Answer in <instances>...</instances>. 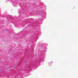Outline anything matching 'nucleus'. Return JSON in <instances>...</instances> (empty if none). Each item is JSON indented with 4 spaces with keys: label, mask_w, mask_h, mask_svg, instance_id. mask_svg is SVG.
<instances>
[{
    "label": "nucleus",
    "mask_w": 78,
    "mask_h": 78,
    "mask_svg": "<svg viewBox=\"0 0 78 78\" xmlns=\"http://www.w3.org/2000/svg\"><path fill=\"white\" fill-rule=\"evenodd\" d=\"M42 15H43V17L44 19L46 18V12L44 11H42Z\"/></svg>",
    "instance_id": "1"
},
{
    "label": "nucleus",
    "mask_w": 78,
    "mask_h": 78,
    "mask_svg": "<svg viewBox=\"0 0 78 78\" xmlns=\"http://www.w3.org/2000/svg\"><path fill=\"white\" fill-rule=\"evenodd\" d=\"M12 5H13V6H15V7L16 6V4L14 3H12Z\"/></svg>",
    "instance_id": "3"
},
{
    "label": "nucleus",
    "mask_w": 78,
    "mask_h": 78,
    "mask_svg": "<svg viewBox=\"0 0 78 78\" xmlns=\"http://www.w3.org/2000/svg\"><path fill=\"white\" fill-rule=\"evenodd\" d=\"M5 17H7H7H6V16H5Z\"/></svg>",
    "instance_id": "6"
},
{
    "label": "nucleus",
    "mask_w": 78,
    "mask_h": 78,
    "mask_svg": "<svg viewBox=\"0 0 78 78\" xmlns=\"http://www.w3.org/2000/svg\"><path fill=\"white\" fill-rule=\"evenodd\" d=\"M18 17H19V16H18Z\"/></svg>",
    "instance_id": "7"
},
{
    "label": "nucleus",
    "mask_w": 78,
    "mask_h": 78,
    "mask_svg": "<svg viewBox=\"0 0 78 78\" xmlns=\"http://www.w3.org/2000/svg\"><path fill=\"white\" fill-rule=\"evenodd\" d=\"M37 31H38V30H37Z\"/></svg>",
    "instance_id": "8"
},
{
    "label": "nucleus",
    "mask_w": 78,
    "mask_h": 78,
    "mask_svg": "<svg viewBox=\"0 0 78 78\" xmlns=\"http://www.w3.org/2000/svg\"><path fill=\"white\" fill-rule=\"evenodd\" d=\"M39 62H40V61H37V64H38L39 63Z\"/></svg>",
    "instance_id": "4"
},
{
    "label": "nucleus",
    "mask_w": 78,
    "mask_h": 78,
    "mask_svg": "<svg viewBox=\"0 0 78 78\" xmlns=\"http://www.w3.org/2000/svg\"><path fill=\"white\" fill-rule=\"evenodd\" d=\"M12 19H11V21H13L14 22V20H15V19L16 18H17V17L16 16H14V17L12 16Z\"/></svg>",
    "instance_id": "2"
},
{
    "label": "nucleus",
    "mask_w": 78,
    "mask_h": 78,
    "mask_svg": "<svg viewBox=\"0 0 78 78\" xmlns=\"http://www.w3.org/2000/svg\"><path fill=\"white\" fill-rule=\"evenodd\" d=\"M52 62H49V63H50V64H51V63H52Z\"/></svg>",
    "instance_id": "5"
}]
</instances>
